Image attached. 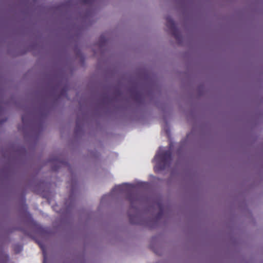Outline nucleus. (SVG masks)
<instances>
[{
    "instance_id": "f03ea898",
    "label": "nucleus",
    "mask_w": 263,
    "mask_h": 263,
    "mask_svg": "<svg viewBox=\"0 0 263 263\" xmlns=\"http://www.w3.org/2000/svg\"><path fill=\"white\" fill-rule=\"evenodd\" d=\"M120 186H116V187H115V189H116V190H119V189H120Z\"/></svg>"
},
{
    "instance_id": "f257e3e1",
    "label": "nucleus",
    "mask_w": 263,
    "mask_h": 263,
    "mask_svg": "<svg viewBox=\"0 0 263 263\" xmlns=\"http://www.w3.org/2000/svg\"><path fill=\"white\" fill-rule=\"evenodd\" d=\"M170 156L169 152H167L164 147H160L154 159V161L156 163V165L154 167L155 170L158 171L161 165L165 163Z\"/></svg>"
}]
</instances>
